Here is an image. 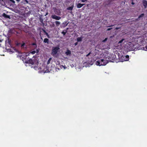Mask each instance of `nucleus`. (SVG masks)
<instances>
[{"label":"nucleus","instance_id":"f257e3e1","mask_svg":"<svg viewBox=\"0 0 147 147\" xmlns=\"http://www.w3.org/2000/svg\"><path fill=\"white\" fill-rule=\"evenodd\" d=\"M108 62L107 60L104 59H99L97 61H95L93 63H92V65L93 63H95V64L97 65L100 66L101 65H105Z\"/></svg>","mask_w":147,"mask_h":147},{"label":"nucleus","instance_id":"f03ea898","mask_svg":"<svg viewBox=\"0 0 147 147\" xmlns=\"http://www.w3.org/2000/svg\"><path fill=\"white\" fill-rule=\"evenodd\" d=\"M59 49V47H53L52 50V54L53 55L56 54Z\"/></svg>","mask_w":147,"mask_h":147},{"label":"nucleus","instance_id":"7ed1b4c3","mask_svg":"<svg viewBox=\"0 0 147 147\" xmlns=\"http://www.w3.org/2000/svg\"><path fill=\"white\" fill-rule=\"evenodd\" d=\"M36 61H33L32 59H30L28 60H25V62L27 63H30L32 65H34V62Z\"/></svg>","mask_w":147,"mask_h":147},{"label":"nucleus","instance_id":"20e7f679","mask_svg":"<svg viewBox=\"0 0 147 147\" xmlns=\"http://www.w3.org/2000/svg\"><path fill=\"white\" fill-rule=\"evenodd\" d=\"M51 17L52 19L57 20H59L61 18L60 17L57 16L55 15H52Z\"/></svg>","mask_w":147,"mask_h":147},{"label":"nucleus","instance_id":"39448f33","mask_svg":"<svg viewBox=\"0 0 147 147\" xmlns=\"http://www.w3.org/2000/svg\"><path fill=\"white\" fill-rule=\"evenodd\" d=\"M92 60H91L90 61V63H88L87 62H85L84 63V65L86 67H90L91 65H92Z\"/></svg>","mask_w":147,"mask_h":147},{"label":"nucleus","instance_id":"423d86ee","mask_svg":"<svg viewBox=\"0 0 147 147\" xmlns=\"http://www.w3.org/2000/svg\"><path fill=\"white\" fill-rule=\"evenodd\" d=\"M60 10H54V11L55 14L59 15H61V13Z\"/></svg>","mask_w":147,"mask_h":147},{"label":"nucleus","instance_id":"0eeeda50","mask_svg":"<svg viewBox=\"0 0 147 147\" xmlns=\"http://www.w3.org/2000/svg\"><path fill=\"white\" fill-rule=\"evenodd\" d=\"M2 16L3 17L5 18H9V19L11 18L10 17V16L9 15H7L5 13H3L2 14Z\"/></svg>","mask_w":147,"mask_h":147},{"label":"nucleus","instance_id":"6e6552de","mask_svg":"<svg viewBox=\"0 0 147 147\" xmlns=\"http://www.w3.org/2000/svg\"><path fill=\"white\" fill-rule=\"evenodd\" d=\"M142 3L145 8H146L147 6V1L145 0H143L142 1Z\"/></svg>","mask_w":147,"mask_h":147},{"label":"nucleus","instance_id":"1a4fd4ad","mask_svg":"<svg viewBox=\"0 0 147 147\" xmlns=\"http://www.w3.org/2000/svg\"><path fill=\"white\" fill-rule=\"evenodd\" d=\"M129 56L128 55H126L125 56H124L123 58H124V60L125 61H128L129 60Z\"/></svg>","mask_w":147,"mask_h":147},{"label":"nucleus","instance_id":"9d476101","mask_svg":"<svg viewBox=\"0 0 147 147\" xmlns=\"http://www.w3.org/2000/svg\"><path fill=\"white\" fill-rule=\"evenodd\" d=\"M30 54V53H28V55H23V54H22V55H21V58H22L24 59V60H25V59H26V58L28 56H29Z\"/></svg>","mask_w":147,"mask_h":147},{"label":"nucleus","instance_id":"9b49d317","mask_svg":"<svg viewBox=\"0 0 147 147\" xmlns=\"http://www.w3.org/2000/svg\"><path fill=\"white\" fill-rule=\"evenodd\" d=\"M5 0H0V3L2 5L5 6Z\"/></svg>","mask_w":147,"mask_h":147},{"label":"nucleus","instance_id":"f8f14e48","mask_svg":"<svg viewBox=\"0 0 147 147\" xmlns=\"http://www.w3.org/2000/svg\"><path fill=\"white\" fill-rule=\"evenodd\" d=\"M68 28H67V29L65 30H64L63 31L61 32V33L64 36L65 35L66 33L67 32V30L68 29Z\"/></svg>","mask_w":147,"mask_h":147},{"label":"nucleus","instance_id":"ddd939ff","mask_svg":"<svg viewBox=\"0 0 147 147\" xmlns=\"http://www.w3.org/2000/svg\"><path fill=\"white\" fill-rule=\"evenodd\" d=\"M144 13H142L139 16L138 19H140L141 18H143L144 16Z\"/></svg>","mask_w":147,"mask_h":147},{"label":"nucleus","instance_id":"4468645a","mask_svg":"<svg viewBox=\"0 0 147 147\" xmlns=\"http://www.w3.org/2000/svg\"><path fill=\"white\" fill-rule=\"evenodd\" d=\"M43 42L45 43H49V40L47 38H45Z\"/></svg>","mask_w":147,"mask_h":147},{"label":"nucleus","instance_id":"2eb2a0df","mask_svg":"<svg viewBox=\"0 0 147 147\" xmlns=\"http://www.w3.org/2000/svg\"><path fill=\"white\" fill-rule=\"evenodd\" d=\"M84 5V4L78 3L77 5V7L78 8H80L82 7Z\"/></svg>","mask_w":147,"mask_h":147},{"label":"nucleus","instance_id":"dca6fc26","mask_svg":"<svg viewBox=\"0 0 147 147\" xmlns=\"http://www.w3.org/2000/svg\"><path fill=\"white\" fill-rule=\"evenodd\" d=\"M71 51L69 50H67L66 52H65V54L67 55H69L71 54Z\"/></svg>","mask_w":147,"mask_h":147},{"label":"nucleus","instance_id":"f3484780","mask_svg":"<svg viewBox=\"0 0 147 147\" xmlns=\"http://www.w3.org/2000/svg\"><path fill=\"white\" fill-rule=\"evenodd\" d=\"M56 25L57 26H58L60 24V23L59 21H56L55 22Z\"/></svg>","mask_w":147,"mask_h":147},{"label":"nucleus","instance_id":"a211bd4d","mask_svg":"<svg viewBox=\"0 0 147 147\" xmlns=\"http://www.w3.org/2000/svg\"><path fill=\"white\" fill-rule=\"evenodd\" d=\"M82 40V38L81 37H78L77 39V40L78 42L81 41Z\"/></svg>","mask_w":147,"mask_h":147},{"label":"nucleus","instance_id":"6ab92c4d","mask_svg":"<svg viewBox=\"0 0 147 147\" xmlns=\"http://www.w3.org/2000/svg\"><path fill=\"white\" fill-rule=\"evenodd\" d=\"M43 32L45 33V34L47 36V37L49 38L50 36L48 34L47 32H46V31L44 30L43 29Z\"/></svg>","mask_w":147,"mask_h":147},{"label":"nucleus","instance_id":"aec40b11","mask_svg":"<svg viewBox=\"0 0 147 147\" xmlns=\"http://www.w3.org/2000/svg\"><path fill=\"white\" fill-rule=\"evenodd\" d=\"M68 24V23H67V22H65L63 23V25L64 27H65L66 26H67V25Z\"/></svg>","mask_w":147,"mask_h":147},{"label":"nucleus","instance_id":"412c9836","mask_svg":"<svg viewBox=\"0 0 147 147\" xmlns=\"http://www.w3.org/2000/svg\"><path fill=\"white\" fill-rule=\"evenodd\" d=\"M74 7V5H73L71 7H69L67 8V9H73Z\"/></svg>","mask_w":147,"mask_h":147},{"label":"nucleus","instance_id":"4be33fe9","mask_svg":"<svg viewBox=\"0 0 147 147\" xmlns=\"http://www.w3.org/2000/svg\"><path fill=\"white\" fill-rule=\"evenodd\" d=\"M52 59V58H50L48 60V61H47V64L48 65V64H49L50 63V61H51Z\"/></svg>","mask_w":147,"mask_h":147},{"label":"nucleus","instance_id":"5701e85b","mask_svg":"<svg viewBox=\"0 0 147 147\" xmlns=\"http://www.w3.org/2000/svg\"><path fill=\"white\" fill-rule=\"evenodd\" d=\"M124 39H122L121 40H120L119 41V45H121L122 43L124 41Z\"/></svg>","mask_w":147,"mask_h":147},{"label":"nucleus","instance_id":"b1692460","mask_svg":"<svg viewBox=\"0 0 147 147\" xmlns=\"http://www.w3.org/2000/svg\"><path fill=\"white\" fill-rule=\"evenodd\" d=\"M14 12H20V10H12Z\"/></svg>","mask_w":147,"mask_h":147},{"label":"nucleus","instance_id":"393cba45","mask_svg":"<svg viewBox=\"0 0 147 147\" xmlns=\"http://www.w3.org/2000/svg\"><path fill=\"white\" fill-rule=\"evenodd\" d=\"M35 53H36V51H33L31 52L30 53H31L33 55V54H34Z\"/></svg>","mask_w":147,"mask_h":147},{"label":"nucleus","instance_id":"a878e982","mask_svg":"<svg viewBox=\"0 0 147 147\" xmlns=\"http://www.w3.org/2000/svg\"><path fill=\"white\" fill-rule=\"evenodd\" d=\"M10 1L12 2L13 3H15V1L14 0H9ZM6 0H5V1H6Z\"/></svg>","mask_w":147,"mask_h":147},{"label":"nucleus","instance_id":"bb28decb","mask_svg":"<svg viewBox=\"0 0 147 147\" xmlns=\"http://www.w3.org/2000/svg\"><path fill=\"white\" fill-rule=\"evenodd\" d=\"M32 45L35 46L36 47H37L36 44L35 43H32Z\"/></svg>","mask_w":147,"mask_h":147},{"label":"nucleus","instance_id":"cd10ccee","mask_svg":"<svg viewBox=\"0 0 147 147\" xmlns=\"http://www.w3.org/2000/svg\"><path fill=\"white\" fill-rule=\"evenodd\" d=\"M112 29V28H108L107 29V31H109V30H111Z\"/></svg>","mask_w":147,"mask_h":147},{"label":"nucleus","instance_id":"c85d7f7f","mask_svg":"<svg viewBox=\"0 0 147 147\" xmlns=\"http://www.w3.org/2000/svg\"><path fill=\"white\" fill-rule=\"evenodd\" d=\"M107 38H106L103 41V42H105L107 40Z\"/></svg>","mask_w":147,"mask_h":147},{"label":"nucleus","instance_id":"c756f323","mask_svg":"<svg viewBox=\"0 0 147 147\" xmlns=\"http://www.w3.org/2000/svg\"><path fill=\"white\" fill-rule=\"evenodd\" d=\"M25 45V43H23L21 45V47H22L24 46Z\"/></svg>","mask_w":147,"mask_h":147},{"label":"nucleus","instance_id":"7c9ffc66","mask_svg":"<svg viewBox=\"0 0 147 147\" xmlns=\"http://www.w3.org/2000/svg\"><path fill=\"white\" fill-rule=\"evenodd\" d=\"M82 2H84L86 1H87V0H81Z\"/></svg>","mask_w":147,"mask_h":147},{"label":"nucleus","instance_id":"2f4dec72","mask_svg":"<svg viewBox=\"0 0 147 147\" xmlns=\"http://www.w3.org/2000/svg\"><path fill=\"white\" fill-rule=\"evenodd\" d=\"M110 57H111V56H110ZM107 58H108V59H110V57H109H109H106V60H107Z\"/></svg>","mask_w":147,"mask_h":147},{"label":"nucleus","instance_id":"473e14b6","mask_svg":"<svg viewBox=\"0 0 147 147\" xmlns=\"http://www.w3.org/2000/svg\"><path fill=\"white\" fill-rule=\"evenodd\" d=\"M119 28H115V29L117 30H118Z\"/></svg>","mask_w":147,"mask_h":147},{"label":"nucleus","instance_id":"72a5a7b5","mask_svg":"<svg viewBox=\"0 0 147 147\" xmlns=\"http://www.w3.org/2000/svg\"><path fill=\"white\" fill-rule=\"evenodd\" d=\"M38 64V61H36V64L37 65Z\"/></svg>","mask_w":147,"mask_h":147},{"label":"nucleus","instance_id":"f704fd0d","mask_svg":"<svg viewBox=\"0 0 147 147\" xmlns=\"http://www.w3.org/2000/svg\"><path fill=\"white\" fill-rule=\"evenodd\" d=\"M25 1H26V2L27 3H28V1L27 0H25Z\"/></svg>","mask_w":147,"mask_h":147},{"label":"nucleus","instance_id":"c9c22d12","mask_svg":"<svg viewBox=\"0 0 147 147\" xmlns=\"http://www.w3.org/2000/svg\"><path fill=\"white\" fill-rule=\"evenodd\" d=\"M77 44H78V43H77V42H76V43H75V45H77Z\"/></svg>","mask_w":147,"mask_h":147},{"label":"nucleus","instance_id":"e433bc0d","mask_svg":"<svg viewBox=\"0 0 147 147\" xmlns=\"http://www.w3.org/2000/svg\"><path fill=\"white\" fill-rule=\"evenodd\" d=\"M131 4L133 5H134V3L133 2H132L131 3Z\"/></svg>","mask_w":147,"mask_h":147},{"label":"nucleus","instance_id":"4c0bfd02","mask_svg":"<svg viewBox=\"0 0 147 147\" xmlns=\"http://www.w3.org/2000/svg\"><path fill=\"white\" fill-rule=\"evenodd\" d=\"M95 22V21L93 20L92 22V24H93V23H94Z\"/></svg>","mask_w":147,"mask_h":147},{"label":"nucleus","instance_id":"58836bf2","mask_svg":"<svg viewBox=\"0 0 147 147\" xmlns=\"http://www.w3.org/2000/svg\"><path fill=\"white\" fill-rule=\"evenodd\" d=\"M90 53H89V54H88L87 55V56H88V55H89Z\"/></svg>","mask_w":147,"mask_h":147},{"label":"nucleus","instance_id":"ea45409f","mask_svg":"<svg viewBox=\"0 0 147 147\" xmlns=\"http://www.w3.org/2000/svg\"><path fill=\"white\" fill-rule=\"evenodd\" d=\"M18 2H19L20 1V0H16Z\"/></svg>","mask_w":147,"mask_h":147},{"label":"nucleus","instance_id":"a19ab883","mask_svg":"<svg viewBox=\"0 0 147 147\" xmlns=\"http://www.w3.org/2000/svg\"><path fill=\"white\" fill-rule=\"evenodd\" d=\"M53 9H56V8H54H54H53Z\"/></svg>","mask_w":147,"mask_h":147},{"label":"nucleus","instance_id":"79ce46f5","mask_svg":"<svg viewBox=\"0 0 147 147\" xmlns=\"http://www.w3.org/2000/svg\"><path fill=\"white\" fill-rule=\"evenodd\" d=\"M146 49L147 50V46H146Z\"/></svg>","mask_w":147,"mask_h":147},{"label":"nucleus","instance_id":"37998d69","mask_svg":"<svg viewBox=\"0 0 147 147\" xmlns=\"http://www.w3.org/2000/svg\"><path fill=\"white\" fill-rule=\"evenodd\" d=\"M16 33H17V34H18V32H16Z\"/></svg>","mask_w":147,"mask_h":147},{"label":"nucleus","instance_id":"c03bdc74","mask_svg":"<svg viewBox=\"0 0 147 147\" xmlns=\"http://www.w3.org/2000/svg\"><path fill=\"white\" fill-rule=\"evenodd\" d=\"M110 26L109 27H111V26Z\"/></svg>","mask_w":147,"mask_h":147},{"label":"nucleus","instance_id":"a18cd8bd","mask_svg":"<svg viewBox=\"0 0 147 147\" xmlns=\"http://www.w3.org/2000/svg\"><path fill=\"white\" fill-rule=\"evenodd\" d=\"M39 10H38V11L39 12Z\"/></svg>","mask_w":147,"mask_h":147},{"label":"nucleus","instance_id":"49530a36","mask_svg":"<svg viewBox=\"0 0 147 147\" xmlns=\"http://www.w3.org/2000/svg\"><path fill=\"white\" fill-rule=\"evenodd\" d=\"M38 52V51H37V53Z\"/></svg>","mask_w":147,"mask_h":147},{"label":"nucleus","instance_id":"de8ad7c7","mask_svg":"<svg viewBox=\"0 0 147 147\" xmlns=\"http://www.w3.org/2000/svg\"><path fill=\"white\" fill-rule=\"evenodd\" d=\"M1 47V45L0 44V47Z\"/></svg>","mask_w":147,"mask_h":147},{"label":"nucleus","instance_id":"09e8293b","mask_svg":"<svg viewBox=\"0 0 147 147\" xmlns=\"http://www.w3.org/2000/svg\"><path fill=\"white\" fill-rule=\"evenodd\" d=\"M13 9L11 8V9Z\"/></svg>","mask_w":147,"mask_h":147},{"label":"nucleus","instance_id":"8fccbe9b","mask_svg":"<svg viewBox=\"0 0 147 147\" xmlns=\"http://www.w3.org/2000/svg\"><path fill=\"white\" fill-rule=\"evenodd\" d=\"M113 55V57H114V55Z\"/></svg>","mask_w":147,"mask_h":147}]
</instances>
